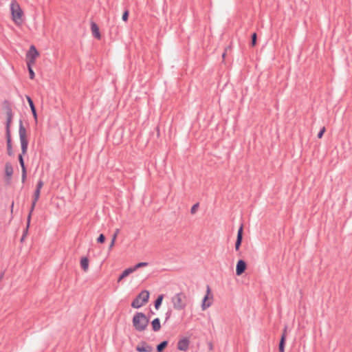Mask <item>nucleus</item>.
<instances>
[{"mask_svg": "<svg viewBox=\"0 0 352 352\" xmlns=\"http://www.w3.org/2000/svg\"><path fill=\"white\" fill-rule=\"evenodd\" d=\"M41 194V190H38V188H36L34 192L33 195V199H35L36 201H38L40 197Z\"/></svg>", "mask_w": 352, "mask_h": 352, "instance_id": "cd10ccee", "label": "nucleus"}, {"mask_svg": "<svg viewBox=\"0 0 352 352\" xmlns=\"http://www.w3.org/2000/svg\"><path fill=\"white\" fill-rule=\"evenodd\" d=\"M242 243V222L240 223L235 242V250L239 251Z\"/></svg>", "mask_w": 352, "mask_h": 352, "instance_id": "4468645a", "label": "nucleus"}, {"mask_svg": "<svg viewBox=\"0 0 352 352\" xmlns=\"http://www.w3.org/2000/svg\"><path fill=\"white\" fill-rule=\"evenodd\" d=\"M226 55V52H224L222 54V58H225Z\"/></svg>", "mask_w": 352, "mask_h": 352, "instance_id": "58836bf2", "label": "nucleus"}, {"mask_svg": "<svg viewBox=\"0 0 352 352\" xmlns=\"http://www.w3.org/2000/svg\"><path fill=\"white\" fill-rule=\"evenodd\" d=\"M189 344V339L188 338H184L179 340L177 346L179 350L185 351L188 349Z\"/></svg>", "mask_w": 352, "mask_h": 352, "instance_id": "f8f14e48", "label": "nucleus"}, {"mask_svg": "<svg viewBox=\"0 0 352 352\" xmlns=\"http://www.w3.org/2000/svg\"><path fill=\"white\" fill-rule=\"evenodd\" d=\"M287 327L285 326L283 330V332L282 333H284L285 336H287Z\"/></svg>", "mask_w": 352, "mask_h": 352, "instance_id": "4c0bfd02", "label": "nucleus"}, {"mask_svg": "<svg viewBox=\"0 0 352 352\" xmlns=\"http://www.w3.org/2000/svg\"><path fill=\"white\" fill-rule=\"evenodd\" d=\"M97 243H104L106 241V237L103 234H100L96 239Z\"/></svg>", "mask_w": 352, "mask_h": 352, "instance_id": "bb28decb", "label": "nucleus"}, {"mask_svg": "<svg viewBox=\"0 0 352 352\" xmlns=\"http://www.w3.org/2000/svg\"><path fill=\"white\" fill-rule=\"evenodd\" d=\"M164 297V294H160L157 297V298L154 301V307L156 310H158L159 308L160 307V306L162 305Z\"/></svg>", "mask_w": 352, "mask_h": 352, "instance_id": "aec40b11", "label": "nucleus"}, {"mask_svg": "<svg viewBox=\"0 0 352 352\" xmlns=\"http://www.w3.org/2000/svg\"><path fill=\"white\" fill-rule=\"evenodd\" d=\"M257 43V34L256 32H253L251 34V41L250 42V47H254Z\"/></svg>", "mask_w": 352, "mask_h": 352, "instance_id": "5701e85b", "label": "nucleus"}, {"mask_svg": "<svg viewBox=\"0 0 352 352\" xmlns=\"http://www.w3.org/2000/svg\"><path fill=\"white\" fill-rule=\"evenodd\" d=\"M26 99L30 105L34 118L35 119V120H37L36 109L32 99L29 96H26Z\"/></svg>", "mask_w": 352, "mask_h": 352, "instance_id": "dca6fc26", "label": "nucleus"}, {"mask_svg": "<svg viewBox=\"0 0 352 352\" xmlns=\"http://www.w3.org/2000/svg\"><path fill=\"white\" fill-rule=\"evenodd\" d=\"M325 131H326L325 127L324 126L322 127L320 129L319 132L318 133V135H317L318 138H319V139L322 138Z\"/></svg>", "mask_w": 352, "mask_h": 352, "instance_id": "7c9ffc66", "label": "nucleus"}, {"mask_svg": "<svg viewBox=\"0 0 352 352\" xmlns=\"http://www.w3.org/2000/svg\"><path fill=\"white\" fill-rule=\"evenodd\" d=\"M171 314H172V310L171 309H169L166 311V319H165V322L170 318V317L171 316Z\"/></svg>", "mask_w": 352, "mask_h": 352, "instance_id": "473e14b6", "label": "nucleus"}, {"mask_svg": "<svg viewBox=\"0 0 352 352\" xmlns=\"http://www.w3.org/2000/svg\"><path fill=\"white\" fill-rule=\"evenodd\" d=\"M153 347L148 345L146 342L142 341L137 346L136 351L138 352H151Z\"/></svg>", "mask_w": 352, "mask_h": 352, "instance_id": "9b49d317", "label": "nucleus"}, {"mask_svg": "<svg viewBox=\"0 0 352 352\" xmlns=\"http://www.w3.org/2000/svg\"><path fill=\"white\" fill-rule=\"evenodd\" d=\"M148 263L147 262H140L137 264H135L134 266L132 267L133 271H136L138 269L142 267H146L148 266Z\"/></svg>", "mask_w": 352, "mask_h": 352, "instance_id": "b1692460", "label": "nucleus"}, {"mask_svg": "<svg viewBox=\"0 0 352 352\" xmlns=\"http://www.w3.org/2000/svg\"><path fill=\"white\" fill-rule=\"evenodd\" d=\"M210 349H212V344H210Z\"/></svg>", "mask_w": 352, "mask_h": 352, "instance_id": "37998d69", "label": "nucleus"}, {"mask_svg": "<svg viewBox=\"0 0 352 352\" xmlns=\"http://www.w3.org/2000/svg\"><path fill=\"white\" fill-rule=\"evenodd\" d=\"M157 135H160V130H159L158 127H157Z\"/></svg>", "mask_w": 352, "mask_h": 352, "instance_id": "ea45409f", "label": "nucleus"}, {"mask_svg": "<svg viewBox=\"0 0 352 352\" xmlns=\"http://www.w3.org/2000/svg\"><path fill=\"white\" fill-rule=\"evenodd\" d=\"M80 267L82 270L87 272L89 268V259L87 256H84L80 259Z\"/></svg>", "mask_w": 352, "mask_h": 352, "instance_id": "6ab92c4d", "label": "nucleus"}, {"mask_svg": "<svg viewBox=\"0 0 352 352\" xmlns=\"http://www.w3.org/2000/svg\"><path fill=\"white\" fill-rule=\"evenodd\" d=\"M134 272L132 267L125 269L119 276L118 283L121 282L124 278L129 276L131 273Z\"/></svg>", "mask_w": 352, "mask_h": 352, "instance_id": "f3484780", "label": "nucleus"}, {"mask_svg": "<svg viewBox=\"0 0 352 352\" xmlns=\"http://www.w3.org/2000/svg\"><path fill=\"white\" fill-rule=\"evenodd\" d=\"M129 10H125L122 14V19L123 21L124 22H126L129 19Z\"/></svg>", "mask_w": 352, "mask_h": 352, "instance_id": "a878e982", "label": "nucleus"}, {"mask_svg": "<svg viewBox=\"0 0 352 352\" xmlns=\"http://www.w3.org/2000/svg\"><path fill=\"white\" fill-rule=\"evenodd\" d=\"M91 30L92 35L94 38L100 40L101 38V34L100 32L98 25L94 22L91 21Z\"/></svg>", "mask_w": 352, "mask_h": 352, "instance_id": "ddd939ff", "label": "nucleus"}, {"mask_svg": "<svg viewBox=\"0 0 352 352\" xmlns=\"http://www.w3.org/2000/svg\"><path fill=\"white\" fill-rule=\"evenodd\" d=\"M39 52L34 45H30L26 53V63L34 64Z\"/></svg>", "mask_w": 352, "mask_h": 352, "instance_id": "0eeeda50", "label": "nucleus"}, {"mask_svg": "<svg viewBox=\"0 0 352 352\" xmlns=\"http://www.w3.org/2000/svg\"><path fill=\"white\" fill-rule=\"evenodd\" d=\"M168 342L164 340L158 344L156 346L157 352H163L166 347L168 346Z\"/></svg>", "mask_w": 352, "mask_h": 352, "instance_id": "412c9836", "label": "nucleus"}, {"mask_svg": "<svg viewBox=\"0 0 352 352\" xmlns=\"http://www.w3.org/2000/svg\"><path fill=\"white\" fill-rule=\"evenodd\" d=\"M173 308L176 310H183L187 306V296L184 292L176 294L172 297Z\"/></svg>", "mask_w": 352, "mask_h": 352, "instance_id": "7ed1b4c3", "label": "nucleus"}, {"mask_svg": "<svg viewBox=\"0 0 352 352\" xmlns=\"http://www.w3.org/2000/svg\"><path fill=\"white\" fill-rule=\"evenodd\" d=\"M43 186V182L41 179H39L37 182L36 188H38V190H41Z\"/></svg>", "mask_w": 352, "mask_h": 352, "instance_id": "2f4dec72", "label": "nucleus"}, {"mask_svg": "<svg viewBox=\"0 0 352 352\" xmlns=\"http://www.w3.org/2000/svg\"><path fill=\"white\" fill-rule=\"evenodd\" d=\"M286 342L280 341L278 344V351L285 352V346Z\"/></svg>", "mask_w": 352, "mask_h": 352, "instance_id": "c85d7f7f", "label": "nucleus"}, {"mask_svg": "<svg viewBox=\"0 0 352 352\" xmlns=\"http://www.w3.org/2000/svg\"><path fill=\"white\" fill-rule=\"evenodd\" d=\"M36 202H37V201H36L35 199H32V206H31L29 214H28V217H27V223H26L25 230L24 231V233H23V235L22 238H21V240H23V238L25 237V234L28 232V228L30 227V221H31L32 213V212L34 210V208H35Z\"/></svg>", "mask_w": 352, "mask_h": 352, "instance_id": "9d476101", "label": "nucleus"}, {"mask_svg": "<svg viewBox=\"0 0 352 352\" xmlns=\"http://www.w3.org/2000/svg\"><path fill=\"white\" fill-rule=\"evenodd\" d=\"M32 65L33 64L27 63L28 69V72H29V75H30V79H34V77H35L34 72V70L32 69Z\"/></svg>", "mask_w": 352, "mask_h": 352, "instance_id": "393cba45", "label": "nucleus"}, {"mask_svg": "<svg viewBox=\"0 0 352 352\" xmlns=\"http://www.w3.org/2000/svg\"><path fill=\"white\" fill-rule=\"evenodd\" d=\"M149 314H154V313L153 312V311L151 309H150Z\"/></svg>", "mask_w": 352, "mask_h": 352, "instance_id": "a19ab883", "label": "nucleus"}, {"mask_svg": "<svg viewBox=\"0 0 352 352\" xmlns=\"http://www.w3.org/2000/svg\"><path fill=\"white\" fill-rule=\"evenodd\" d=\"M151 327H152V329L153 331H158L160 330L161 329V324H160V318H156L155 319H153L151 322Z\"/></svg>", "mask_w": 352, "mask_h": 352, "instance_id": "a211bd4d", "label": "nucleus"}, {"mask_svg": "<svg viewBox=\"0 0 352 352\" xmlns=\"http://www.w3.org/2000/svg\"><path fill=\"white\" fill-rule=\"evenodd\" d=\"M150 294L147 290H142L132 301L131 307L138 309L148 302Z\"/></svg>", "mask_w": 352, "mask_h": 352, "instance_id": "20e7f679", "label": "nucleus"}, {"mask_svg": "<svg viewBox=\"0 0 352 352\" xmlns=\"http://www.w3.org/2000/svg\"><path fill=\"white\" fill-rule=\"evenodd\" d=\"M199 208V203H196L192 207H191V209H190V213L192 214H194L196 213L197 209Z\"/></svg>", "mask_w": 352, "mask_h": 352, "instance_id": "c756f323", "label": "nucleus"}, {"mask_svg": "<svg viewBox=\"0 0 352 352\" xmlns=\"http://www.w3.org/2000/svg\"><path fill=\"white\" fill-rule=\"evenodd\" d=\"M236 275L241 276L242 275V258H240L236 263Z\"/></svg>", "mask_w": 352, "mask_h": 352, "instance_id": "4be33fe9", "label": "nucleus"}, {"mask_svg": "<svg viewBox=\"0 0 352 352\" xmlns=\"http://www.w3.org/2000/svg\"><path fill=\"white\" fill-rule=\"evenodd\" d=\"M19 135L21 142V153L18 156V160L21 167V182L23 184L27 178V168L25 165L23 156L27 154L29 142L28 140L26 129L23 126L22 120H19Z\"/></svg>", "mask_w": 352, "mask_h": 352, "instance_id": "f257e3e1", "label": "nucleus"}, {"mask_svg": "<svg viewBox=\"0 0 352 352\" xmlns=\"http://www.w3.org/2000/svg\"><path fill=\"white\" fill-rule=\"evenodd\" d=\"M246 269H247V263L245 261H243V274L245 273Z\"/></svg>", "mask_w": 352, "mask_h": 352, "instance_id": "e433bc0d", "label": "nucleus"}, {"mask_svg": "<svg viewBox=\"0 0 352 352\" xmlns=\"http://www.w3.org/2000/svg\"><path fill=\"white\" fill-rule=\"evenodd\" d=\"M286 338L287 336H285L284 333H282L280 341L286 342Z\"/></svg>", "mask_w": 352, "mask_h": 352, "instance_id": "f704fd0d", "label": "nucleus"}, {"mask_svg": "<svg viewBox=\"0 0 352 352\" xmlns=\"http://www.w3.org/2000/svg\"><path fill=\"white\" fill-rule=\"evenodd\" d=\"M149 317L142 312H136L132 319L134 329L140 332L146 330L149 323Z\"/></svg>", "mask_w": 352, "mask_h": 352, "instance_id": "f03ea898", "label": "nucleus"}, {"mask_svg": "<svg viewBox=\"0 0 352 352\" xmlns=\"http://www.w3.org/2000/svg\"><path fill=\"white\" fill-rule=\"evenodd\" d=\"M13 206H14V202H12V208H13Z\"/></svg>", "mask_w": 352, "mask_h": 352, "instance_id": "c03bdc74", "label": "nucleus"}, {"mask_svg": "<svg viewBox=\"0 0 352 352\" xmlns=\"http://www.w3.org/2000/svg\"><path fill=\"white\" fill-rule=\"evenodd\" d=\"M118 233H119V230L117 229L116 230V232H114V234H113V236H112L111 241L116 242V238H117V236H118Z\"/></svg>", "mask_w": 352, "mask_h": 352, "instance_id": "72a5a7b5", "label": "nucleus"}, {"mask_svg": "<svg viewBox=\"0 0 352 352\" xmlns=\"http://www.w3.org/2000/svg\"><path fill=\"white\" fill-rule=\"evenodd\" d=\"M10 10L14 22L16 24H21L23 22L22 16L23 12L19 5L15 1L12 2L10 4Z\"/></svg>", "mask_w": 352, "mask_h": 352, "instance_id": "423d86ee", "label": "nucleus"}, {"mask_svg": "<svg viewBox=\"0 0 352 352\" xmlns=\"http://www.w3.org/2000/svg\"><path fill=\"white\" fill-rule=\"evenodd\" d=\"M13 167L10 162H6L5 164V176L6 177V182L10 184L11 182V177L13 175Z\"/></svg>", "mask_w": 352, "mask_h": 352, "instance_id": "1a4fd4ad", "label": "nucleus"}, {"mask_svg": "<svg viewBox=\"0 0 352 352\" xmlns=\"http://www.w3.org/2000/svg\"><path fill=\"white\" fill-rule=\"evenodd\" d=\"M114 245H115V242L111 241L109 246V250H111L112 249V248L114 246Z\"/></svg>", "mask_w": 352, "mask_h": 352, "instance_id": "c9c22d12", "label": "nucleus"}, {"mask_svg": "<svg viewBox=\"0 0 352 352\" xmlns=\"http://www.w3.org/2000/svg\"><path fill=\"white\" fill-rule=\"evenodd\" d=\"M6 139L7 154H8V155L12 157L14 155L12 136H6Z\"/></svg>", "mask_w": 352, "mask_h": 352, "instance_id": "2eb2a0df", "label": "nucleus"}, {"mask_svg": "<svg viewBox=\"0 0 352 352\" xmlns=\"http://www.w3.org/2000/svg\"><path fill=\"white\" fill-rule=\"evenodd\" d=\"M3 274H1L0 275V280H1V278H3Z\"/></svg>", "mask_w": 352, "mask_h": 352, "instance_id": "79ce46f5", "label": "nucleus"}, {"mask_svg": "<svg viewBox=\"0 0 352 352\" xmlns=\"http://www.w3.org/2000/svg\"><path fill=\"white\" fill-rule=\"evenodd\" d=\"M212 298H213L212 294H211V293H210V288L209 285H207L206 294L204 296V297L202 300V303H201L202 310H206L209 307H210V305H212V301L210 300H212Z\"/></svg>", "mask_w": 352, "mask_h": 352, "instance_id": "6e6552de", "label": "nucleus"}, {"mask_svg": "<svg viewBox=\"0 0 352 352\" xmlns=\"http://www.w3.org/2000/svg\"><path fill=\"white\" fill-rule=\"evenodd\" d=\"M3 108L6 111V136H12L10 126L12 121L13 113L12 108L8 100H5L3 102Z\"/></svg>", "mask_w": 352, "mask_h": 352, "instance_id": "39448f33", "label": "nucleus"}]
</instances>
